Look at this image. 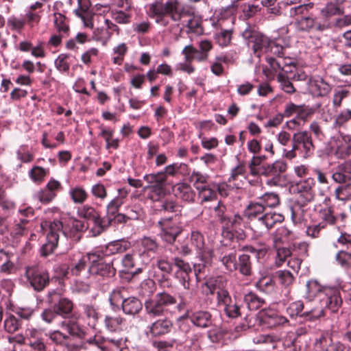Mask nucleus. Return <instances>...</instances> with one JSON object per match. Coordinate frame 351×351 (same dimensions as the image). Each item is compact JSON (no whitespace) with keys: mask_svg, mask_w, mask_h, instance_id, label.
<instances>
[{"mask_svg":"<svg viewBox=\"0 0 351 351\" xmlns=\"http://www.w3.org/2000/svg\"><path fill=\"white\" fill-rule=\"evenodd\" d=\"M216 257L227 271L229 273L234 272L238 258L236 250H228L225 247H219L217 250Z\"/></svg>","mask_w":351,"mask_h":351,"instance_id":"22","label":"nucleus"},{"mask_svg":"<svg viewBox=\"0 0 351 351\" xmlns=\"http://www.w3.org/2000/svg\"><path fill=\"white\" fill-rule=\"evenodd\" d=\"M88 261L89 262L88 253L86 256H80L77 259H74L69 267L71 274L80 276L86 269Z\"/></svg>","mask_w":351,"mask_h":351,"instance_id":"45","label":"nucleus"},{"mask_svg":"<svg viewBox=\"0 0 351 351\" xmlns=\"http://www.w3.org/2000/svg\"><path fill=\"white\" fill-rule=\"evenodd\" d=\"M141 246L142 250H140L139 254H156L158 250V245L154 239L150 237H144L141 241Z\"/></svg>","mask_w":351,"mask_h":351,"instance_id":"49","label":"nucleus"},{"mask_svg":"<svg viewBox=\"0 0 351 351\" xmlns=\"http://www.w3.org/2000/svg\"><path fill=\"white\" fill-rule=\"evenodd\" d=\"M90 265L88 272L104 279H108L115 276L117 270L113 265V261H107L104 254L93 250L88 253Z\"/></svg>","mask_w":351,"mask_h":351,"instance_id":"4","label":"nucleus"},{"mask_svg":"<svg viewBox=\"0 0 351 351\" xmlns=\"http://www.w3.org/2000/svg\"><path fill=\"white\" fill-rule=\"evenodd\" d=\"M243 300L250 311H257L265 304V301L263 298L259 297L252 291L246 293L244 295Z\"/></svg>","mask_w":351,"mask_h":351,"instance_id":"42","label":"nucleus"},{"mask_svg":"<svg viewBox=\"0 0 351 351\" xmlns=\"http://www.w3.org/2000/svg\"><path fill=\"white\" fill-rule=\"evenodd\" d=\"M158 225L160 228V236L167 243H173L181 233L180 227L173 221L172 217L161 219Z\"/></svg>","mask_w":351,"mask_h":351,"instance_id":"16","label":"nucleus"},{"mask_svg":"<svg viewBox=\"0 0 351 351\" xmlns=\"http://www.w3.org/2000/svg\"><path fill=\"white\" fill-rule=\"evenodd\" d=\"M280 341V337L276 333H269V334H261L257 335L253 339V341L255 343L260 344H272L274 345L277 342ZM274 348H276L275 346H273Z\"/></svg>","mask_w":351,"mask_h":351,"instance_id":"52","label":"nucleus"},{"mask_svg":"<svg viewBox=\"0 0 351 351\" xmlns=\"http://www.w3.org/2000/svg\"><path fill=\"white\" fill-rule=\"evenodd\" d=\"M217 25H219V28H217V32L215 33V40L220 47H227L231 43L232 38V30L224 29L219 21Z\"/></svg>","mask_w":351,"mask_h":351,"instance_id":"39","label":"nucleus"},{"mask_svg":"<svg viewBox=\"0 0 351 351\" xmlns=\"http://www.w3.org/2000/svg\"><path fill=\"white\" fill-rule=\"evenodd\" d=\"M215 217L221 226V236L229 241H243L246 234L243 230L237 228L242 224L243 218L239 214L230 213L226 206L219 201L214 208Z\"/></svg>","mask_w":351,"mask_h":351,"instance_id":"2","label":"nucleus"},{"mask_svg":"<svg viewBox=\"0 0 351 351\" xmlns=\"http://www.w3.org/2000/svg\"><path fill=\"white\" fill-rule=\"evenodd\" d=\"M351 121V110H341L335 117V125L339 130L348 131V123Z\"/></svg>","mask_w":351,"mask_h":351,"instance_id":"46","label":"nucleus"},{"mask_svg":"<svg viewBox=\"0 0 351 351\" xmlns=\"http://www.w3.org/2000/svg\"><path fill=\"white\" fill-rule=\"evenodd\" d=\"M295 26L298 32H323L328 29V23L322 20L320 16L311 15L298 19L295 22Z\"/></svg>","mask_w":351,"mask_h":351,"instance_id":"13","label":"nucleus"},{"mask_svg":"<svg viewBox=\"0 0 351 351\" xmlns=\"http://www.w3.org/2000/svg\"><path fill=\"white\" fill-rule=\"evenodd\" d=\"M326 288H328V287L322 286L318 281L310 280L306 284L304 298L309 301L313 300L317 297L321 298Z\"/></svg>","mask_w":351,"mask_h":351,"instance_id":"38","label":"nucleus"},{"mask_svg":"<svg viewBox=\"0 0 351 351\" xmlns=\"http://www.w3.org/2000/svg\"><path fill=\"white\" fill-rule=\"evenodd\" d=\"M49 173V169H45L40 166H34L29 171V177L35 182H42Z\"/></svg>","mask_w":351,"mask_h":351,"instance_id":"63","label":"nucleus"},{"mask_svg":"<svg viewBox=\"0 0 351 351\" xmlns=\"http://www.w3.org/2000/svg\"><path fill=\"white\" fill-rule=\"evenodd\" d=\"M201 335L197 332H192L187 335L186 339L183 341L184 351H199L200 350Z\"/></svg>","mask_w":351,"mask_h":351,"instance_id":"48","label":"nucleus"},{"mask_svg":"<svg viewBox=\"0 0 351 351\" xmlns=\"http://www.w3.org/2000/svg\"><path fill=\"white\" fill-rule=\"evenodd\" d=\"M186 11L180 0H156L149 5L147 14L155 19L156 23L167 27L168 17L173 22H179L186 15Z\"/></svg>","mask_w":351,"mask_h":351,"instance_id":"1","label":"nucleus"},{"mask_svg":"<svg viewBox=\"0 0 351 351\" xmlns=\"http://www.w3.org/2000/svg\"><path fill=\"white\" fill-rule=\"evenodd\" d=\"M177 303L176 297L167 291L156 293L154 298L145 300L144 306L146 314L152 318L165 315L168 306Z\"/></svg>","mask_w":351,"mask_h":351,"instance_id":"3","label":"nucleus"},{"mask_svg":"<svg viewBox=\"0 0 351 351\" xmlns=\"http://www.w3.org/2000/svg\"><path fill=\"white\" fill-rule=\"evenodd\" d=\"M184 317H187L194 326L199 328H207L213 326V315L206 310L194 311L189 308L184 314Z\"/></svg>","mask_w":351,"mask_h":351,"instance_id":"17","label":"nucleus"},{"mask_svg":"<svg viewBox=\"0 0 351 351\" xmlns=\"http://www.w3.org/2000/svg\"><path fill=\"white\" fill-rule=\"evenodd\" d=\"M321 300L324 303L325 308L331 313H337L343 303L340 290L334 287H328L324 290Z\"/></svg>","mask_w":351,"mask_h":351,"instance_id":"21","label":"nucleus"},{"mask_svg":"<svg viewBox=\"0 0 351 351\" xmlns=\"http://www.w3.org/2000/svg\"><path fill=\"white\" fill-rule=\"evenodd\" d=\"M69 195L75 204H83L88 197V193L83 186H75L71 189Z\"/></svg>","mask_w":351,"mask_h":351,"instance_id":"50","label":"nucleus"},{"mask_svg":"<svg viewBox=\"0 0 351 351\" xmlns=\"http://www.w3.org/2000/svg\"><path fill=\"white\" fill-rule=\"evenodd\" d=\"M31 226L28 225V220L15 219L10 228V235L16 242L19 239L27 234Z\"/></svg>","mask_w":351,"mask_h":351,"instance_id":"36","label":"nucleus"},{"mask_svg":"<svg viewBox=\"0 0 351 351\" xmlns=\"http://www.w3.org/2000/svg\"><path fill=\"white\" fill-rule=\"evenodd\" d=\"M130 246V242L123 240H118L110 242L106 245L95 249V250L104 254V256L108 258L116 254L123 253L128 250Z\"/></svg>","mask_w":351,"mask_h":351,"instance_id":"29","label":"nucleus"},{"mask_svg":"<svg viewBox=\"0 0 351 351\" xmlns=\"http://www.w3.org/2000/svg\"><path fill=\"white\" fill-rule=\"evenodd\" d=\"M287 169V165L282 160H276L272 164H267L261 169L260 176L269 178L267 181L269 185L277 186L281 182L282 174Z\"/></svg>","mask_w":351,"mask_h":351,"instance_id":"15","label":"nucleus"},{"mask_svg":"<svg viewBox=\"0 0 351 351\" xmlns=\"http://www.w3.org/2000/svg\"><path fill=\"white\" fill-rule=\"evenodd\" d=\"M104 322L107 330L116 332L122 330L123 326L125 325L126 319L120 315H106Z\"/></svg>","mask_w":351,"mask_h":351,"instance_id":"37","label":"nucleus"},{"mask_svg":"<svg viewBox=\"0 0 351 351\" xmlns=\"http://www.w3.org/2000/svg\"><path fill=\"white\" fill-rule=\"evenodd\" d=\"M258 199L261 201L265 208L266 207L274 208L280 204V197L278 194L274 193H265Z\"/></svg>","mask_w":351,"mask_h":351,"instance_id":"54","label":"nucleus"},{"mask_svg":"<svg viewBox=\"0 0 351 351\" xmlns=\"http://www.w3.org/2000/svg\"><path fill=\"white\" fill-rule=\"evenodd\" d=\"M331 178L337 184H343L351 182V159L339 163L332 169Z\"/></svg>","mask_w":351,"mask_h":351,"instance_id":"25","label":"nucleus"},{"mask_svg":"<svg viewBox=\"0 0 351 351\" xmlns=\"http://www.w3.org/2000/svg\"><path fill=\"white\" fill-rule=\"evenodd\" d=\"M291 142L295 149L300 152L303 158H308L314 154L315 146L309 132L303 130L294 133Z\"/></svg>","mask_w":351,"mask_h":351,"instance_id":"11","label":"nucleus"},{"mask_svg":"<svg viewBox=\"0 0 351 351\" xmlns=\"http://www.w3.org/2000/svg\"><path fill=\"white\" fill-rule=\"evenodd\" d=\"M315 184V181L313 178H308L296 184V191L299 194L298 203L300 206H304L314 199L315 193L313 188Z\"/></svg>","mask_w":351,"mask_h":351,"instance_id":"20","label":"nucleus"},{"mask_svg":"<svg viewBox=\"0 0 351 351\" xmlns=\"http://www.w3.org/2000/svg\"><path fill=\"white\" fill-rule=\"evenodd\" d=\"M156 290L155 282L152 279L143 280L139 287L138 293L142 297H150Z\"/></svg>","mask_w":351,"mask_h":351,"instance_id":"59","label":"nucleus"},{"mask_svg":"<svg viewBox=\"0 0 351 351\" xmlns=\"http://www.w3.org/2000/svg\"><path fill=\"white\" fill-rule=\"evenodd\" d=\"M303 309V302L298 300L289 305L287 308V313L292 318L300 316L307 321H315L325 315V309L320 310L317 313H316L315 310H311L302 313Z\"/></svg>","mask_w":351,"mask_h":351,"instance_id":"19","label":"nucleus"},{"mask_svg":"<svg viewBox=\"0 0 351 351\" xmlns=\"http://www.w3.org/2000/svg\"><path fill=\"white\" fill-rule=\"evenodd\" d=\"M80 215L89 221H92L95 225L99 216L97 211L92 206L86 204L84 205L80 210Z\"/></svg>","mask_w":351,"mask_h":351,"instance_id":"61","label":"nucleus"},{"mask_svg":"<svg viewBox=\"0 0 351 351\" xmlns=\"http://www.w3.org/2000/svg\"><path fill=\"white\" fill-rule=\"evenodd\" d=\"M173 328L172 322L167 319H159L149 327V332L152 337H161L170 332Z\"/></svg>","mask_w":351,"mask_h":351,"instance_id":"34","label":"nucleus"},{"mask_svg":"<svg viewBox=\"0 0 351 351\" xmlns=\"http://www.w3.org/2000/svg\"><path fill=\"white\" fill-rule=\"evenodd\" d=\"M66 17L61 13L54 14V25L60 34H67L69 31V26L66 22Z\"/></svg>","mask_w":351,"mask_h":351,"instance_id":"60","label":"nucleus"},{"mask_svg":"<svg viewBox=\"0 0 351 351\" xmlns=\"http://www.w3.org/2000/svg\"><path fill=\"white\" fill-rule=\"evenodd\" d=\"M335 260L338 265L347 271L350 277L351 272V252L341 250L337 252Z\"/></svg>","mask_w":351,"mask_h":351,"instance_id":"40","label":"nucleus"},{"mask_svg":"<svg viewBox=\"0 0 351 351\" xmlns=\"http://www.w3.org/2000/svg\"><path fill=\"white\" fill-rule=\"evenodd\" d=\"M143 178L150 184L148 186V197L152 195V193H156L155 191H156V189L160 190L162 192L167 191L165 184L167 176L165 173L160 171L156 173L146 174L144 176Z\"/></svg>","mask_w":351,"mask_h":351,"instance_id":"26","label":"nucleus"},{"mask_svg":"<svg viewBox=\"0 0 351 351\" xmlns=\"http://www.w3.org/2000/svg\"><path fill=\"white\" fill-rule=\"evenodd\" d=\"M277 80L280 83L281 89L286 93L293 94L296 92V89L287 74L278 73L277 75Z\"/></svg>","mask_w":351,"mask_h":351,"instance_id":"56","label":"nucleus"},{"mask_svg":"<svg viewBox=\"0 0 351 351\" xmlns=\"http://www.w3.org/2000/svg\"><path fill=\"white\" fill-rule=\"evenodd\" d=\"M173 257L169 258L166 255L158 256L155 266L160 271L155 274V278L160 287L170 288L172 286L171 274L173 272Z\"/></svg>","mask_w":351,"mask_h":351,"instance_id":"9","label":"nucleus"},{"mask_svg":"<svg viewBox=\"0 0 351 351\" xmlns=\"http://www.w3.org/2000/svg\"><path fill=\"white\" fill-rule=\"evenodd\" d=\"M101 132L99 134V136L104 138L106 141V149H109L112 148L117 149L119 147V140L118 138H113L114 130L112 129H107L106 128L100 127Z\"/></svg>","mask_w":351,"mask_h":351,"instance_id":"44","label":"nucleus"},{"mask_svg":"<svg viewBox=\"0 0 351 351\" xmlns=\"http://www.w3.org/2000/svg\"><path fill=\"white\" fill-rule=\"evenodd\" d=\"M205 286L208 289L209 293L211 295L216 293L217 295V292H219V290H226L223 287V282L221 276L209 278L205 282Z\"/></svg>","mask_w":351,"mask_h":351,"instance_id":"53","label":"nucleus"},{"mask_svg":"<svg viewBox=\"0 0 351 351\" xmlns=\"http://www.w3.org/2000/svg\"><path fill=\"white\" fill-rule=\"evenodd\" d=\"M243 37L252 45L254 53L260 57L263 53H268L271 40L261 33L252 29H245L243 32Z\"/></svg>","mask_w":351,"mask_h":351,"instance_id":"12","label":"nucleus"},{"mask_svg":"<svg viewBox=\"0 0 351 351\" xmlns=\"http://www.w3.org/2000/svg\"><path fill=\"white\" fill-rule=\"evenodd\" d=\"M252 265L250 255L243 253L238 256L234 271H238L243 277H251L254 274Z\"/></svg>","mask_w":351,"mask_h":351,"instance_id":"32","label":"nucleus"},{"mask_svg":"<svg viewBox=\"0 0 351 351\" xmlns=\"http://www.w3.org/2000/svg\"><path fill=\"white\" fill-rule=\"evenodd\" d=\"M25 276L30 287L36 292L43 291L51 282L49 271L38 267H27Z\"/></svg>","mask_w":351,"mask_h":351,"instance_id":"6","label":"nucleus"},{"mask_svg":"<svg viewBox=\"0 0 351 351\" xmlns=\"http://www.w3.org/2000/svg\"><path fill=\"white\" fill-rule=\"evenodd\" d=\"M216 299L217 306L223 308L228 317L235 319L241 316V305L237 299L232 298L228 290H219Z\"/></svg>","mask_w":351,"mask_h":351,"instance_id":"8","label":"nucleus"},{"mask_svg":"<svg viewBox=\"0 0 351 351\" xmlns=\"http://www.w3.org/2000/svg\"><path fill=\"white\" fill-rule=\"evenodd\" d=\"M213 254V251H206L202 253V255H197L200 263H194L192 267L197 282L202 281L208 271L212 263Z\"/></svg>","mask_w":351,"mask_h":351,"instance_id":"23","label":"nucleus"},{"mask_svg":"<svg viewBox=\"0 0 351 351\" xmlns=\"http://www.w3.org/2000/svg\"><path fill=\"white\" fill-rule=\"evenodd\" d=\"M256 287L259 291L268 294L274 291L275 282L269 276L263 277L256 282Z\"/></svg>","mask_w":351,"mask_h":351,"instance_id":"51","label":"nucleus"},{"mask_svg":"<svg viewBox=\"0 0 351 351\" xmlns=\"http://www.w3.org/2000/svg\"><path fill=\"white\" fill-rule=\"evenodd\" d=\"M205 239L202 233L197 230H193L191 233L190 245L186 244L181 246L180 252L184 256H188L192 253V247L196 250L197 255L206 251H213L209 247H205Z\"/></svg>","mask_w":351,"mask_h":351,"instance_id":"18","label":"nucleus"},{"mask_svg":"<svg viewBox=\"0 0 351 351\" xmlns=\"http://www.w3.org/2000/svg\"><path fill=\"white\" fill-rule=\"evenodd\" d=\"M143 303L135 296H130L123 300L121 310L125 315L130 316L138 315L143 310Z\"/></svg>","mask_w":351,"mask_h":351,"instance_id":"33","label":"nucleus"},{"mask_svg":"<svg viewBox=\"0 0 351 351\" xmlns=\"http://www.w3.org/2000/svg\"><path fill=\"white\" fill-rule=\"evenodd\" d=\"M276 264L282 265V263L289 257L294 256L293 248L280 247L276 249Z\"/></svg>","mask_w":351,"mask_h":351,"instance_id":"62","label":"nucleus"},{"mask_svg":"<svg viewBox=\"0 0 351 351\" xmlns=\"http://www.w3.org/2000/svg\"><path fill=\"white\" fill-rule=\"evenodd\" d=\"M175 196L181 200L193 203L195 201V192L191 186L186 182H178L172 187Z\"/></svg>","mask_w":351,"mask_h":351,"instance_id":"30","label":"nucleus"},{"mask_svg":"<svg viewBox=\"0 0 351 351\" xmlns=\"http://www.w3.org/2000/svg\"><path fill=\"white\" fill-rule=\"evenodd\" d=\"M78 316L73 315L70 318L62 322V327L73 337L84 339L86 336V331L77 322Z\"/></svg>","mask_w":351,"mask_h":351,"instance_id":"31","label":"nucleus"},{"mask_svg":"<svg viewBox=\"0 0 351 351\" xmlns=\"http://www.w3.org/2000/svg\"><path fill=\"white\" fill-rule=\"evenodd\" d=\"M320 105L317 106H310L305 104L300 105L298 112V119L303 121H306L311 119L317 110L319 108Z\"/></svg>","mask_w":351,"mask_h":351,"instance_id":"58","label":"nucleus"},{"mask_svg":"<svg viewBox=\"0 0 351 351\" xmlns=\"http://www.w3.org/2000/svg\"><path fill=\"white\" fill-rule=\"evenodd\" d=\"M343 1L344 0H336V2L330 1L326 4V7L321 10L320 18L324 21L328 23V29L333 25L331 17L335 15H339L342 13L339 4Z\"/></svg>","mask_w":351,"mask_h":351,"instance_id":"35","label":"nucleus"},{"mask_svg":"<svg viewBox=\"0 0 351 351\" xmlns=\"http://www.w3.org/2000/svg\"><path fill=\"white\" fill-rule=\"evenodd\" d=\"M331 178L337 184H343L351 182V159L339 163L332 169Z\"/></svg>","mask_w":351,"mask_h":351,"instance_id":"24","label":"nucleus"},{"mask_svg":"<svg viewBox=\"0 0 351 351\" xmlns=\"http://www.w3.org/2000/svg\"><path fill=\"white\" fill-rule=\"evenodd\" d=\"M47 334L36 328H27L25 330V337H21L20 344L28 346L32 351H46L47 346L45 338Z\"/></svg>","mask_w":351,"mask_h":351,"instance_id":"14","label":"nucleus"},{"mask_svg":"<svg viewBox=\"0 0 351 351\" xmlns=\"http://www.w3.org/2000/svg\"><path fill=\"white\" fill-rule=\"evenodd\" d=\"M308 84L311 93L317 97H325L332 90V86L319 76L311 77Z\"/></svg>","mask_w":351,"mask_h":351,"instance_id":"28","label":"nucleus"},{"mask_svg":"<svg viewBox=\"0 0 351 351\" xmlns=\"http://www.w3.org/2000/svg\"><path fill=\"white\" fill-rule=\"evenodd\" d=\"M284 215L276 213H264L251 221V228L255 236L263 237L267 234L278 223L284 221Z\"/></svg>","mask_w":351,"mask_h":351,"instance_id":"5","label":"nucleus"},{"mask_svg":"<svg viewBox=\"0 0 351 351\" xmlns=\"http://www.w3.org/2000/svg\"><path fill=\"white\" fill-rule=\"evenodd\" d=\"M193 271H185L174 272V277L179 281L184 289L189 290L191 288V276Z\"/></svg>","mask_w":351,"mask_h":351,"instance_id":"64","label":"nucleus"},{"mask_svg":"<svg viewBox=\"0 0 351 351\" xmlns=\"http://www.w3.org/2000/svg\"><path fill=\"white\" fill-rule=\"evenodd\" d=\"M156 193H152V195L149 197L153 203L156 212L158 213H172L177 210L178 205L176 201L170 195L167 194V191L162 192L156 189Z\"/></svg>","mask_w":351,"mask_h":351,"instance_id":"10","label":"nucleus"},{"mask_svg":"<svg viewBox=\"0 0 351 351\" xmlns=\"http://www.w3.org/2000/svg\"><path fill=\"white\" fill-rule=\"evenodd\" d=\"M58 243V236L55 233L47 234V242L40 248L41 256L46 257L52 254L56 248Z\"/></svg>","mask_w":351,"mask_h":351,"instance_id":"47","label":"nucleus"},{"mask_svg":"<svg viewBox=\"0 0 351 351\" xmlns=\"http://www.w3.org/2000/svg\"><path fill=\"white\" fill-rule=\"evenodd\" d=\"M125 292L126 290L123 287H118L110 293L108 301L113 308L121 307L123 300L126 298L125 295Z\"/></svg>","mask_w":351,"mask_h":351,"instance_id":"43","label":"nucleus"},{"mask_svg":"<svg viewBox=\"0 0 351 351\" xmlns=\"http://www.w3.org/2000/svg\"><path fill=\"white\" fill-rule=\"evenodd\" d=\"M317 217L319 223L327 228L328 226H332L337 223L338 215L335 213V208L332 205L325 204L320 206L317 210Z\"/></svg>","mask_w":351,"mask_h":351,"instance_id":"27","label":"nucleus"},{"mask_svg":"<svg viewBox=\"0 0 351 351\" xmlns=\"http://www.w3.org/2000/svg\"><path fill=\"white\" fill-rule=\"evenodd\" d=\"M265 208L261 202H251L245 210V215L251 221L265 213Z\"/></svg>","mask_w":351,"mask_h":351,"instance_id":"41","label":"nucleus"},{"mask_svg":"<svg viewBox=\"0 0 351 351\" xmlns=\"http://www.w3.org/2000/svg\"><path fill=\"white\" fill-rule=\"evenodd\" d=\"M69 54H60L54 62L56 69L62 73L69 72L70 69V63L69 62Z\"/></svg>","mask_w":351,"mask_h":351,"instance_id":"57","label":"nucleus"},{"mask_svg":"<svg viewBox=\"0 0 351 351\" xmlns=\"http://www.w3.org/2000/svg\"><path fill=\"white\" fill-rule=\"evenodd\" d=\"M47 302L53 306L54 311L58 315L65 319L75 315L73 313L74 304L72 300L65 297H61L56 290L48 292Z\"/></svg>","mask_w":351,"mask_h":351,"instance_id":"7","label":"nucleus"},{"mask_svg":"<svg viewBox=\"0 0 351 351\" xmlns=\"http://www.w3.org/2000/svg\"><path fill=\"white\" fill-rule=\"evenodd\" d=\"M336 199L341 201H347L351 199V183L340 184L335 190Z\"/></svg>","mask_w":351,"mask_h":351,"instance_id":"55","label":"nucleus"}]
</instances>
